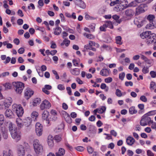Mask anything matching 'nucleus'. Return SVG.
<instances>
[{
	"label": "nucleus",
	"mask_w": 156,
	"mask_h": 156,
	"mask_svg": "<svg viewBox=\"0 0 156 156\" xmlns=\"http://www.w3.org/2000/svg\"><path fill=\"white\" fill-rule=\"evenodd\" d=\"M140 36L142 39H146V42L148 45L156 42V34L152 33L150 31L144 32L140 34Z\"/></svg>",
	"instance_id": "1"
},
{
	"label": "nucleus",
	"mask_w": 156,
	"mask_h": 156,
	"mask_svg": "<svg viewBox=\"0 0 156 156\" xmlns=\"http://www.w3.org/2000/svg\"><path fill=\"white\" fill-rule=\"evenodd\" d=\"M30 147L28 144L23 142L22 145H20L17 149V154L19 156H24L26 150H30Z\"/></svg>",
	"instance_id": "2"
},
{
	"label": "nucleus",
	"mask_w": 156,
	"mask_h": 156,
	"mask_svg": "<svg viewBox=\"0 0 156 156\" xmlns=\"http://www.w3.org/2000/svg\"><path fill=\"white\" fill-rule=\"evenodd\" d=\"M33 148L35 153L40 154L43 151V147L42 144L37 139L34 140L33 143Z\"/></svg>",
	"instance_id": "3"
},
{
	"label": "nucleus",
	"mask_w": 156,
	"mask_h": 156,
	"mask_svg": "<svg viewBox=\"0 0 156 156\" xmlns=\"http://www.w3.org/2000/svg\"><path fill=\"white\" fill-rule=\"evenodd\" d=\"M12 110L16 113L19 117H21L24 113L23 109L20 105L13 104L12 106Z\"/></svg>",
	"instance_id": "4"
},
{
	"label": "nucleus",
	"mask_w": 156,
	"mask_h": 156,
	"mask_svg": "<svg viewBox=\"0 0 156 156\" xmlns=\"http://www.w3.org/2000/svg\"><path fill=\"white\" fill-rule=\"evenodd\" d=\"M16 92L21 94L24 87V84L21 82H13L12 83Z\"/></svg>",
	"instance_id": "5"
},
{
	"label": "nucleus",
	"mask_w": 156,
	"mask_h": 156,
	"mask_svg": "<svg viewBox=\"0 0 156 156\" xmlns=\"http://www.w3.org/2000/svg\"><path fill=\"white\" fill-rule=\"evenodd\" d=\"M11 135L12 138L18 142L20 140L21 138L20 133L16 129L11 131Z\"/></svg>",
	"instance_id": "6"
},
{
	"label": "nucleus",
	"mask_w": 156,
	"mask_h": 156,
	"mask_svg": "<svg viewBox=\"0 0 156 156\" xmlns=\"http://www.w3.org/2000/svg\"><path fill=\"white\" fill-rule=\"evenodd\" d=\"M147 9V6L146 4H141L136 9V13L137 15L143 13Z\"/></svg>",
	"instance_id": "7"
},
{
	"label": "nucleus",
	"mask_w": 156,
	"mask_h": 156,
	"mask_svg": "<svg viewBox=\"0 0 156 156\" xmlns=\"http://www.w3.org/2000/svg\"><path fill=\"white\" fill-rule=\"evenodd\" d=\"M49 115V112L47 111H44L42 114V120L47 125L49 124L50 123V121L48 118Z\"/></svg>",
	"instance_id": "8"
},
{
	"label": "nucleus",
	"mask_w": 156,
	"mask_h": 156,
	"mask_svg": "<svg viewBox=\"0 0 156 156\" xmlns=\"http://www.w3.org/2000/svg\"><path fill=\"white\" fill-rule=\"evenodd\" d=\"M150 117L148 115L144 116L140 122V125L142 126H145L151 121Z\"/></svg>",
	"instance_id": "9"
},
{
	"label": "nucleus",
	"mask_w": 156,
	"mask_h": 156,
	"mask_svg": "<svg viewBox=\"0 0 156 156\" xmlns=\"http://www.w3.org/2000/svg\"><path fill=\"white\" fill-rule=\"evenodd\" d=\"M51 106L50 103L46 100H44L40 105V108L41 110L44 109H49Z\"/></svg>",
	"instance_id": "10"
},
{
	"label": "nucleus",
	"mask_w": 156,
	"mask_h": 156,
	"mask_svg": "<svg viewBox=\"0 0 156 156\" xmlns=\"http://www.w3.org/2000/svg\"><path fill=\"white\" fill-rule=\"evenodd\" d=\"M116 4H120L126 6H127L128 2L127 0H116L115 1H112L110 5L111 6H114Z\"/></svg>",
	"instance_id": "11"
},
{
	"label": "nucleus",
	"mask_w": 156,
	"mask_h": 156,
	"mask_svg": "<svg viewBox=\"0 0 156 156\" xmlns=\"http://www.w3.org/2000/svg\"><path fill=\"white\" fill-rule=\"evenodd\" d=\"M34 94V92L30 89L27 88L25 90L24 96L27 99H29Z\"/></svg>",
	"instance_id": "12"
},
{
	"label": "nucleus",
	"mask_w": 156,
	"mask_h": 156,
	"mask_svg": "<svg viewBox=\"0 0 156 156\" xmlns=\"http://www.w3.org/2000/svg\"><path fill=\"white\" fill-rule=\"evenodd\" d=\"M134 23L137 25L138 27H140L143 25L144 21L142 18L140 17L136 18L134 21Z\"/></svg>",
	"instance_id": "13"
},
{
	"label": "nucleus",
	"mask_w": 156,
	"mask_h": 156,
	"mask_svg": "<svg viewBox=\"0 0 156 156\" xmlns=\"http://www.w3.org/2000/svg\"><path fill=\"white\" fill-rule=\"evenodd\" d=\"M5 116L9 119L14 118V115L13 112L10 109H7L5 113Z\"/></svg>",
	"instance_id": "14"
},
{
	"label": "nucleus",
	"mask_w": 156,
	"mask_h": 156,
	"mask_svg": "<svg viewBox=\"0 0 156 156\" xmlns=\"http://www.w3.org/2000/svg\"><path fill=\"white\" fill-rule=\"evenodd\" d=\"M134 11L130 9H126L125 11V14L128 18V19H130L134 14Z\"/></svg>",
	"instance_id": "15"
},
{
	"label": "nucleus",
	"mask_w": 156,
	"mask_h": 156,
	"mask_svg": "<svg viewBox=\"0 0 156 156\" xmlns=\"http://www.w3.org/2000/svg\"><path fill=\"white\" fill-rule=\"evenodd\" d=\"M75 3L76 5L83 9H85L86 7L85 3L81 0H76Z\"/></svg>",
	"instance_id": "16"
},
{
	"label": "nucleus",
	"mask_w": 156,
	"mask_h": 156,
	"mask_svg": "<svg viewBox=\"0 0 156 156\" xmlns=\"http://www.w3.org/2000/svg\"><path fill=\"white\" fill-rule=\"evenodd\" d=\"M116 5H117L115 7L114 9L117 12L121 11L128 7L127 6H126L125 5H124L120 4H116Z\"/></svg>",
	"instance_id": "17"
},
{
	"label": "nucleus",
	"mask_w": 156,
	"mask_h": 156,
	"mask_svg": "<svg viewBox=\"0 0 156 156\" xmlns=\"http://www.w3.org/2000/svg\"><path fill=\"white\" fill-rule=\"evenodd\" d=\"M110 72L109 69H103L100 71V74L103 76H109Z\"/></svg>",
	"instance_id": "18"
},
{
	"label": "nucleus",
	"mask_w": 156,
	"mask_h": 156,
	"mask_svg": "<svg viewBox=\"0 0 156 156\" xmlns=\"http://www.w3.org/2000/svg\"><path fill=\"white\" fill-rule=\"evenodd\" d=\"M1 130L3 138L5 139H7L8 136V130L5 127H2Z\"/></svg>",
	"instance_id": "19"
},
{
	"label": "nucleus",
	"mask_w": 156,
	"mask_h": 156,
	"mask_svg": "<svg viewBox=\"0 0 156 156\" xmlns=\"http://www.w3.org/2000/svg\"><path fill=\"white\" fill-rule=\"evenodd\" d=\"M135 140L134 138L130 136H128L126 139V142L127 144L129 146H131L135 142Z\"/></svg>",
	"instance_id": "20"
},
{
	"label": "nucleus",
	"mask_w": 156,
	"mask_h": 156,
	"mask_svg": "<svg viewBox=\"0 0 156 156\" xmlns=\"http://www.w3.org/2000/svg\"><path fill=\"white\" fill-rule=\"evenodd\" d=\"M53 137L51 135H49L48 137L47 142L48 145L51 147L54 145V142L53 141Z\"/></svg>",
	"instance_id": "21"
},
{
	"label": "nucleus",
	"mask_w": 156,
	"mask_h": 156,
	"mask_svg": "<svg viewBox=\"0 0 156 156\" xmlns=\"http://www.w3.org/2000/svg\"><path fill=\"white\" fill-rule=\"evenodd\" d=\"M32 120L30 117L25 118L23 120L24 124L26 127H29L31 123Z\"/></svg>",
	"instance_id": "22"
},
{
	"label": "nucleus",
	"mask_w": 156,
	"mask_h": 156,
	"mask_svg": "<svg viewBox=\"0 0 156 156\" xmlns=\"http://www.w3.org/2000/svg\"><path fill=\"white\" fill-rule=\"evenodd\" d=\"M3 156H13V153L12 150H9L3 151Z\"/></svg>",
	"instance_id": "23"
},
{
	"label": "nucleus",
	"mask_w": 156,
	"mask_h": 156,
	"mask_svg": "<svg viewBox=\"0 0 156 156\" xmlns=\"http://www.w3.org/2000/svg\"><path fill=\"white\" fill-rule=\"evenodd\" d=\"M65 150L62 148L59 149L58 152L56 153V156H63L65 154Z\"/></svg>",
	"instance_id": "24"
},
{
	"label": "nucleus",
	"mask_w": 156,
	"mask_h": 156,
	"mask_svg": "<svg viewBox=\"0 0 156 156\" xmlns=\"http://www.w3.org/2000/svg\"><path fill=\"white\" fill-rule=\"evenodd\" d=\"M16 123L17 126L19 128H21L23 126V121L21 119L19 118L16 119Z\"/></svg>",
	"instance_id": "25"
},
{
	"label": "nucleus",
	"mask_w": 156,
	"mask_h": 156,
	"mask_svg": "<svg viewBox=\"0 0 156 156\" xmlns=\"http://www.w3.org/2000/svg\"><path fill=\"white\" fill-rule=\"evenodd\" d=\"M62 29L61 28L57 26L54 29V34L57 35H59L61 32Z\"/></svg>",
	"instance_id": "26"
},
{
	"label": "nucleus",
	"mask_w": 156,
	"mask_h": 156,
	"mask_svg": "<svg viewBox=\"0 0 156 156\" xmlns=\"http://www.w3.org/2000/svg\"><path fill=\"white\" fill-rule=\"evenodd\" d=\"M76 68L71 69L70 72L71 73L74 75H78L80 73V71L79 69L76 70Z\"/></svg>",
	"instance_id": "27"
},
{
	"label": "nucleus",
	"mask_w": 156,
	"mask_h": 156,
	"mask_svg": "<svg viewBox=\"0 0 156 156\" xmlns=\"http://www.w3.org/2000/svg\"><path fill=\"white\" fill-rule=\"evenodd\" d=\"M41 101V100L40 98H37L35 99L33 102V105L34 106H36L40 103Z\"/></svg>",
	"instance_id": "28"
},
{
	"label": "nucleus",
	"mask_w": 156,
	"mask_h": 156,
	"mask_svg": "<svg viewBox=\"0 0 156 156\" xmlns=\"http://www.w3.org/2000/svg\"><path fill=\"white\" fill-rule=\"evenodd\" d=\"M129 112L130 114L133 115L137 113V110L135 108L134 106L131 107L129 110Z\"/></svg>",
	"instance_id": "29"
},
{
	"label": "nucleus",
	"mask_w": 156,
	"mask_h": 156,
	"mask_svg": "<svg viewBox=\"0 0 156 156\" xmlns=\"http://www.w3.org/2000/svg\"><path fill=\"white\" fill-rule=\"evenodd\" d=\"M89 44L91 47L93 46H95L96 48H98L99 47V45L98 43H96L94 41H89Z\"/></svg>",
	"instance_id": "30"
},
{
	"label": "nucleus",
	"mask_w": 156,
	"mask_h": 156,
	"mask_svg": "<svg viewBox=\"0 0 156 156\" xmlns=\"http://www.w3.org/2000/svg\"><path fill=\"white\" fill-rule=\"evenodd\" d=\"M64 118L65 120L67 123H70L72 122V119L69 114H67L66 115Z\"/></svg>",
	"instance_id": "31"
},
{
	"label": "nucleus",
	"mask_w": 156,
	"mask_h": 156,
	"mask_svg": "<svg viewBox=\"0 0 156 156\" xmlns=\"http://www.w3.org/2000/svg\"><path fill=\"white\" fill-rule=\"evenodd\" d=\"M105 25L107 27H108L111 29L113 28V26L112 23L109 21H106L105 22Z\"/></svg>",
	"instance_id": "32"
},
{
	"label": "nucleus",
	"mask_w": 156,
	"mask_h": 156,
	"mask_svg": "<svg viewBox=\"0 0 156 156\" xmlns=\"http://www.w3.org/2000/svg\"><path fill=\"white\" fill-rule=\"evenodd\" d=\"M12 102V100L11 98H10V101L8 102L7 100H5L3 104L5 105V108H8Z\"/></svg>",
	"instance_id": "33"
},
{
	"label": "nucleus",
	"mask_w": 156,
	"mask_h": 156,
	"mask_svg": "<svg viewBox=\"0 0 156 156\" xmlns=\"http://www.w3.org/2000/svg\"><path fill=\"white\" fill-rule=\"evenodd\" d=\"M155 18V16L154 15H149L147 17V19L149 20L150 22H153Z\"/></svg>",
	"instance_id": "34"
},
{
	"label": "nucleus",
	"mask_w": 156,
	"mask_h": 156,
	"mask_svg": "<svg viewBox=\"0 0 156 156\" xmlns=\"http://www.w3.org/2000/svg\"><path fill=\"white\" fill-rule=\"evenodd\" d=\"M116 43L118 44L121 45L122 43L121 41L122 38L120 36H118L116 37L115 38Z\"/></svg>",
	"instance_id": "35"
},
{
	"label": "nucleus",
	"mask_w": 156,
	"mask_h": 156,
	"mask_svg": "<svg viewBox=\"0 0 156 156\" xmlns=\"http://www.w3.org/2000/svg\"><path fill=\"white\" fill-rule=\"evenodd\" d=\"M38 113L36 111L33 112L31 114V117L33 118H34V121H35L36 120L38 116Z\"/></svg>",
	"instance_id": "36"
},
{
	"label": "nucleus",
	"mask_w": 156,
	"mask_h": 156,
	"mask_svg": "<svg viewBox=\"0 0 156 156\" xmlns=\"http://www.w3.org/2000/svg\"><path fill=\"white\" fill-rule=\"evenodd\" d=\"M70 43V41L69 40L66 39H65L63 41V42L61 43V46H62L64 44H65V45L66 46H68L69 44Z\"/></svg>",
	"instance_id": "37"
},
{
	"label": "nucleus",
	"mask_w": 156,
	"mask_h": 156,
	"mask_svg": "<svg viewBox=\"0 0 156 156\" xmlns=\"http://www.w3.org/2000/svg\"><path fill=\"white\" fill-rule=\"evenodd\" d=\"M137 3H138V1L136 0H135L130 3L128 5V6L129 7H135L137 5Z\"/></svg>",
	"instance_id": "38"
},
{
	"label": "nucleus",
	"mask_w": 156,
	"mask_h": 156,
	"mask_svg": "<svg viewBox=\"0 0 156 156\" xmlns=\"http://www.w3.org/2000/svg\"><path fill=\"white\" fill-rule=\"evenodd\" d=\"M106 108L105 106H102L100 108H98V113L100 114H102L106 110Z\"/></svg>",
	"instance_id": "39"
},
{
	"label": "nucleus",
	"mask_w": 156,
	"mask_h": 156,
	"mask_svg": "<svg viewBox=\"0 0 156 156\" xmlns=\"http://www.w3.org/2000/svg\"><path fill=\"white\" fill-rule=\"evenodd\" d=\"M43 129H35L36 133L37 135L39 136H41L42 134Z\"/></svg>",
	"instance_id": "40"
},
{
	"label": "nucleus",
	"mask_w": 156,
	"mask_h": 156,
	"mask_svg": "<svg viewBox=\"0 0 156 156\" xmlns=\"http://www.w3.org/2000/svg\"><path fill=\"white\" fill-rule=\"evenodd\" d=\"M54 139L56 141V142H58L61 141L62 140V137L60 135H57L55 136Z\"/></svg>",
	"instance_id": "41"
},
{
	"label": "nucleus",
	"mask_w": 156,
	"mask_h": 156,
	"mask_svg": "<svg viewBox=\"0 0 156 156\" xmlns=\"http://www.w3.org/2000/svg\"><path fill=\"white\" fill-rule=\"evenodd\" d=\"M150 22V23L149 24H147V25L146 27L150 29H154V23H153V22Z\"/></svg>",
	"instance_id": "42"
},
{
	"label": "nucleus",
	"mask_w": 156,
	"mask_h": 156,
	"mask_svg": "<svg viewBox=\"0 0 156 156\" xmlns=\"http://www.w3.org/2000/svg\"><path fill=\"white\" fill-rule=\"evenodd\" d=\"M149 67H147L144 66L143 68L142 72L144 74H146L147 73H148L149 72Z\"/></svg>",
	"instance_id": "43"
},
{
	"label": "nucleus",
	"mask_w": 156,
	"mask_h": 156,
	"mask_svg": "<svg viewBox=\"0 0 156 156\" xmlns=\"http://www.w3.org/2000/svg\"><path fill=\"white\" fill-rule=\"evenodd\" d=\"M115 94L118 97H121L122 96V93L121 91L118 89L116 90Z\"/></svg>",
	"instance_id": "44"
},
{
	"label": "nucleus",
	"mask_w": 156,
	"mask_h": 156,
	"mask_svg": "<svg viewBox=\"0 0 156 156\" xmlns=\"http://www.w3.org/2000/svg\"><path fill=\"white\" fill-rule=\"evenodd\" d=\"M43 129V126L39 122L36 123L35 125V129Z\"/></svg>",
	"instance_id": "45"
},
{
	"label": "nucleus",
	"mask_w": 156,
	"mask_h": 156,
	"mask_svg": "<svg viewBox=\"0 0 156 156\" xmlns=\"http://www.w3.org/2000/svg\"><path fill=\"white\" fill-rule=\"evenodd\" d=\"M9 127L10 132H11V131H12V130L16 129L15 127H14V126L12 123L10 122L9 123Z\"/></svg>",
	"instance_id": "46"
},
{
	"label": "nucleus",
	"mask_w": 156,
	"mask_h": 156,
	"mask_svg": "<svg viewBox=\"0 0 156 156\" xmlns=\"http://www.w3.org/2000/svg\"><path fill=\"white\" fill-rule=\"evenodd\" d=\"M112 18L115 20H118L117 21H116L117 23H120L121 21L120 20H118V19L120 18L119 16H118L116 15H115L113 16H112Z\"/></svg>",
	"instance_id": "47"
},
{
	"label": "nucleus",
	"mask_w": 156,
	"mask_h": 156,
	"mask_svg": "<svg viewBox=\"0 0 156 156\" xmlns=\"http://www.w3.org/2000/svg\"><path fill=\"white\" fill-rule=\"evenodd\" d=\"M87 127L88 128L90 131H92L95 129V126L93 125L90 124L87 126Z\"/></svg>",
	"instance_id": "48"
},
{
	"label": "nucleus",
	"mask_w": 156,
	"mask_h": 156,
	"mask_svg": "<svg viewBox=\"0 0 156 156\" xmlns=\"http://www.w3.org/2000/svg\"><path fill=\"white\" fill-rule=\"evenodd\" d=\"M4 122V117L3 115H0V126L2 125Z\"/></svg>",
	"instance_id": "49"
},
{
	"label": "nucleus",
	"mask_w": 156,
	"mask_h": 156,
	"mask_svg": "<svg viewBox=\"0 0 156 156\" xmlns=\"http://www.w3.org/2000/svg\"><path fill=\"white\" fill-rule=\"evenodd\" d=\"M125 73L124 72H122L119 74V78L122 80H123L124 77L125 76Z\"/></svg>",
	"instance_id": "50"
},
{
	"label": "nucleus",
	"mask_w": 156,
	"mask_h": 156,
	"mask_svg": "<svg viewBox=\"0 0 156 156\" xmlns=\"http://www.w3.org/2000/svg\"><path fill=\"white\" fill-rule=\"evenodd\" d=\"M57 88L60 90H63L65 89V87L63 85L59 84L58 85Z\"/></svg>",
	"instance_id": "51"
},
{
	"label": "nucleus",
	"mask_w": 156,
	"mask_h": 156,
	"mask_svg": "<svg viewBox=\"0 0 156 156\" xmlns=\"http://www.w3.org/2000/svg\"><path fill=\"white\" fill-rule=\"evenodd\" d=\"M112 79L111 77H108L105 79V81L107 83H109L112 82Z\"/></svg>",
	"instance_id": "52"
},
{
	"label": "nucleus",
	"mask_w": 156,
	"mask_h": 156,
	"mask_svg": "<svg viewBox=\"0 0 156 156\" xmlns=\"http://www.w3.org/2000/svg\"><path fill=\"white\" fill-rule=\"evenodd\" d=\"M4 86L6 90L10 89L11 88V84L9 83H7L4 85Z\"/></svg>",
	"instance_id": "53"
},
{
	"label": "nucleus",
	"mask_w": 156,
	"mask_h": 156,
	"mask_svg": "<svg viewBox=\"0 0 156 156\" xmlns=\"http://www.w3.org/2000/svg\"><path fill=\"white\" fill-rule=\"evenodd\" d=\"M140 99L141 101L144 102H146L147 101V98L144 95L141 96L140 98Z\"/></svg>",
	"instance_id": "54"
},
{
	"label": "nucleus",
	"mask_w": 156,
	"mask_h": 156,
	"mask_svg": "<svg viewBox=\"0 0 156 156\" xmlns=\"http://www.w3.org/2000/svg\"><path fill=\"white\" fill-rule=\"evenodd\" d=\"M85 18L87 20H92L94 19V18L93 17L90 16L88 14H86L85 15Z\"/></svg>",
	"instance_id": "55"
},
{
	"label": "nucleus",
	"mask_w": 156,
	"mask_h": 156,
	"mask_svg": "<svg viewBox=\"0 0 156 156\" xmlns=\"http://www.w3.org/2000/svg\"><path fill=\"white\" fill-rule=\"evenodd\" d=\"M125 85L126 87H128L129 86L132 87L133 86V83L131 81H126L125 82Z\"/></svg>",
	"instance_id": "56"
},
{
	"label": "nucleus",
	"mask_w": 156,
	"mask_h": 156,
	"mask_svg": "<svg viewBox=\"0 0 156 156\" xmlns=\"http://www.w3.org/2000/svg\"><path fill=\"white\" fill-rule=\"evenodd\" d=\"M155 114H156V110H153L150 111L147 113V114L148 115V116L153 115Z\"/></svg>",
	"instance_id": "57"
},
{
	"label": "nucleus",
	"mask_w": 156,
	"mask_h": 156,
	"mask_svg": "<svg viewBox=\"0 0 156 156\" xmlns=\"http://www.w3.org/2000/svg\"><path fill=\"white\" fill-rule=\"evenodd\" d=\"M75 149L78 151H82L84 150L83 147L81 146H78L75 147Z\"/></svg>",
	"instance_id": "58"
},
{
	"label": "nucleus",
	"mask_w": 156,
	"mask_h": 156,
	"mask_svg": "<svg viewBox=\"0 0 156 156\" xmlns=\"http://www.w3.org/2000/svg\"><path fill=\"white\" fill-rule=\"evenodd\" d=\"M150 75L152 78H155L156 76V73L154 71H152L150 72Z\"/></svg>",
	"instance_id": "59"
},
{
	"label": "nucleus",
	"mask_w": 156,
	"mask_h": 156,
	"mask_svg": "<svg viewBox=\"0 0 156 156\" xmlns=\"http://www.w3.org/2000/svg\"><path fill=\"white\" fill-rule=\"evenodd\" d=\"M66 90L67 91L68 94L71 95H72V90L71 88L70 87H67L66 88Z\"/></svg>",
	"instance_id": "60"
},
{
	"label": "nucleus",
	"mask_w": 156,
	"mask_h": 156,
	"mask_svg": "<svg viewBox=\"0 0 156 156\" xmlns=\"http://www.w3.org/2000/svg\"><path fill=\"white\" fill-rule=\"evenodd\" d=\"M106 28L107 27L104 24L100 27V30L101 31H106Z\"/></svg>",
	"instance_id": "61"
},
{
	"label": "nucleus",
	"mask_w": 156,
	"mask_h": 156,
	"mask_svg": "<svg viewBox=\"0 0 156 156\" xmlns=\"http://www.w3.org/2000/svg\"><path fill=\"white\" fill-rule=\"evenodd\" d=\"M87 151L89 153L91 154L93 152V149L90 146H88L87 147Z\"/></svg>",
	"instance_id": "62"
},
{
	"label": "nucleus",
	"mask_w": 156,
	"mask_h": 156,
	"mask_svg": "<svg viewBox=\"0 0 156 156\" xmlns=\"http://www.w3.org/2000/svg\"><path fill=\"white\" fill-rule=\"evenodd\" d=\"M147 154L148 156H154V154L150 150L147 151Z\"/></svg>",
	"instance_id": "63"
},
{
	"label": "nucleus",
	"mask_w": 156,
	"mask_h": 156,
	"mask_svg": "<svg viewBox=\"0 0 156 156\" xmlns=\"http://www.w3.org/2000/svg\"><path fill=\"white\" fill-rule=\"evenodd\" d=\"M151 122L152 123L151 127L152 129H156V123L153 122L152 121H151Z\"/></svg>",
	"instance_id": "64"
}]
</instances>
